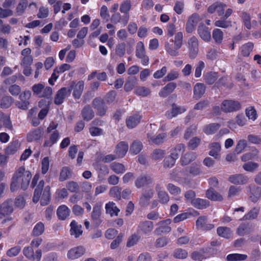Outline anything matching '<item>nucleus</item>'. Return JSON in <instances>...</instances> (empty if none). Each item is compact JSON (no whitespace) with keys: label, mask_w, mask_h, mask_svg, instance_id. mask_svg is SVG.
I'll return each instance as SVG.
<instances>
[{"label":"nucleus","mask_w":261,"mask_h":261,"mask_svg":"<svg viewBox=\"0 0 261 261\" xmlns=\"http://www.w3.org/2000/svg\"><path fill=\"white\" fill-rule=\"evenodd\" d=\"M106 211L107 214H109L111 216L113 215L118 216V213L120 211L119 209L115 206V203L113 202H109L106 204Z\"/></svg>","instance_id":"obj_39"},{"label":"nucleus","mask_w":261,"mask_h":261,"mask_svg":"<svg viewBox=\"0 0 261 261\" xmlns=\"http://www.w3.org/2000/svg\"><path fill=\"white\" fill-rule=\"evenodd\" d=\"M139 230L145 234L150 233L153 228V223L150 221H144L140 222L138 225Z\"/></svg>","instance_id":"obj_22"},{"label":"nucleus","mask_w":261,"mask_h":261,"mask_svg":"<svg viewBox=\"0 0 261 261\" xmlns=\"http://www.w3.org/2000/svg\"><path fill=\"white\" fill-rule=\"evenodd\" d=\"M143 145L142 143L138 140L134 141L130 147V151L135 154L139 153L142 150Z\"/></svg>","instance_id":"obj_52"},{"label":"nucleus","mask_w":261,"mask_h":261,"mask_svg":"<svg viewBox=\"0 0 261 261\" xmlns=\"http://www.w3.org/2000/svg\"><path fill=\"white\" fill-rule=\"evenodd\" d=\"M137 78L135 76H128L124 86V89L126 92L131 91L137 84Z\"/></svg>","instance_id":"obj_41"},{"label":"nucleus","mask_w":261,"mask_h":261,"mask_svg":"<svg viewBox=\"0 0 261 261\" xmlns=\"http://www.w3.org/2000/svg\"><path fill=\"white\" fill-rule=\"evenodd\" d=\"M167 189L169 193L174 195H177L181 193V189L179 187L169 183L167 186Z\"/></svg>","instance_id":"obj_64"},{"label":"nucleus","mask_w":261,"mask_h":261,"mask_svg":"<svg viewBox=\"0 0 261 261\" xmlns=\"http://www.w3.org/2000/svg\"><path fill=\"white\" fill-rule=\"evenodd\" d=\"M44 185V181L43 180H41L38 185L37 186V187L35 189L34 195L33 197V201L36 203H37L39 199L40 198V196L41 195V193L42 192L43 188Z\"/></svg>","instance_id":"obj_33"},{"label":"nucleus","mask_w":261,"mask_h":261,"mask_svg":"<svg viewBox=\"0 0 261 261\" xmlns=\"http://www.w3.org/2000/svg\"><path fill=\"white\" fill-rule=\"evenodd\" d=\"M140 120L141 116L139 115L130 116L126 120V125L129 128H133L140 123Z\"/></svg>","instance_id":"obj_31"},{"label":"nucleus","mask_w":261,"mask_h":261,"mask_svg":"<svg viewBox=\"0 0 261 261\" xmlns=\"http://www.w3.org/2000/svg\"><path fill=\"white\" fill-rule=\"evenodd\" d=\"M198 33L200 38L205 41H210L211 35L210 30L204 24L201 23L197 28Z\"/></svg>","instance_id":"obj_15"},{"label":"nucleus","mask_w":261,"mask_h":261,"mask_svg":"<svg viewBox=\"0 0 261 261\" xmlns=\"http://www.w3.org/2000/svg\"><path fill=\"white\" fill-rule=\"evenodd\" d=\"M218 78L217 73L209 72L205 76V81L208 85H212L215 83Z\"/></svg>","instance_id":"obj_61"},{"label":"nucleus","mask_w":261,"mask_h":261,"mask_svg":"<svg viewBox=\"0 0 261 261\" xmlns=\"http://www.w3.org/2000/svg\"><path fill=\"white\" fill-rule=\"evenodd\" d=\"M186 170L192 176H197L202 173L201 165L199 163H194L190 166L187 167Z\"/></svg>","instance_id":"obj_32"},{"label":"nucleus","mask_w":261,"mask_h":261,"mask_svg":"<svg viewBox=\"0 0 261 261\" xmlns=\"http://www.w3.org/2000/svg\"><path fill=\"white\" fill-rule=\"evenodd\" d=\"M68 95H70V89H68L66 87L62 88L58 91L55 95V103L57 105L62 104L65 98Z\"/></svg>","instance_id":"obj_13"},{"label":"nucleus","mask_w":261,"mask_h":261,"mask_svg":"<svg viewBox=\"0 0 261 261\" xmlns=\"http://www.w3.org/2000/svg\"><path fill=\"white\" fill-rule=\"evenodd\" d=\"M183 34L182 32H179L175 34L174 40H172V43L174 42L176 49H179L182 45Z\"/></svg>","instance_id":"obj_54"},{"label":"nucleus","mask_w":261,"mask_h":261,"mask_svg":"<svg viewBox=\"0 0 261 261\" xmlns=\"http://www.w3.org/2000/svg\"><path fill=\"white\" fill-rule=\"evenodd\" d=\"M185 111L186 109L185 108L177 106L175 103H173L172 108L166 112L165 116L168 119H172Z\"/></svg>","instance_id":"obj_17"},{"label":"nucleus","mask_w":261,"mask_h":261,"mask_svg":"<svg viewBox=\"0 0 261 261\" xmlns=\"http://www.w3.org/2000/svg\"><path fill=\"white\" fill-rule=\"evenodd\" d=\"M209 148L211 150L209 151L208 154L213 156L215 159L219 158V152L221 150L220 144L218 142H213L210 144Z\"/></svg>","instance_id":"obj_28"},{"label":"nucleus","mask_w":261,"mask_h":261,"mask_svg":"<svg viewBox=\"0 0 261 261\" xmlns=\"http://www.w3.org/2000/svg\"><path fill=\"white\" fill-rule=\"evenodd\" d=\"M70 210L65 205L60 206L57 211V214L60 220H64L69 216Z\"/></svg>","instance_id":"obj_34"},{"label":"nucleus","mask_w":261,"mask_h":261,"mask_svg":"<svg viewBox=\"0 0 261 261\" xmlns=\"http://www.w3.org/2000/svg\"><path fill=\"white\" fill-rule=\"evenodd\" d=\"M32 174L30 171L25 170L24 166L19 167L14 174L10 185V190L14 192L19 188L25 190L28 187Z\"/></svg>","instance_id":"obj_1"},{"label":"nucleus","mask_w":261,"mask_h":261,"mask_svg":"<svg viewBox=\"0 0 261 261\" xmlns=\"http://www.w3.org/2000/svg\"><path fill=\"white\" fill-rule=\"evenodd\" d=\"M215 25L217 27H220L222 28H228L232 26L231 21L227 19L221 17L219 20H218L215 22Z\"/></svg>","instance_id":"obj_49"},{"label":"nucleus","mask_w":261,"mask_h":261,"mask_svg":"<svg viewBox=\"0 0 261 261\" xmlns=\"http://www.w3.org/2000/svg\"><path fill=\"white\" fill-rule=\"evenodd\" d=\"M191 204L197 209L202 210L210 206V201L206 199L197 198L192 201Z\"/></svg>","instance_id":"obj_25"},{"label":"nucleus","mask_w":261,"mask_h":261,"mask_svg":"<svg viewBox=\"0 0 261 261\" xmlns=\"http://www.w3.org/2000/svg\"><path fill=\"white\" fill-rule=\"evenodd\" d=\"M213 249L210 247L201 248L198 251L193 252L191 254V258L194 260L202 261L214 255L212 253Z\"/></svg>","instance_id":"obj_3"},{"label":"nucleus","mask_w":261,"mask_h":261,"mask_svg":"<svg viewBox=\"0 0 261 261\" xmlns=\"http://www.w3.org/2000/svg\"><path fill=\"white\" fill-rule=\"evenodd\" d=\"M20 144L17 140H13L5 149V153L7 155L13 154L18 150Z\"/></svg>","instance_id":"obj_27"},{"label":"nucleus","mask_w":261,"mask_h":261,"mask_svg":"<svg viewBox=\"0 0 261 261\" xmlns=\"http://www.w3.org/2000/svg\"><path fill=\"white\" fill-rule=\"evenodd\" d=\"M31 92L29 90H25L19 96L20 101H17L15 102V106L22 110H27L28 109V106L30 105L29 100L31 97Z\"/></svg>","instance_id":"obj_6"},{"label":"nucleus","mask_w":261,"mask_h":261,"mask_svg":"<svg viewBox=\"0 0 261 261\" xmlns=\"http://www.w3.org/2000/svg\"><path fill=\"white\" fill-rule=\"evenodd\" d=\"M217 232L219 236L226 239H229L232 235L230 229L227 227H219Z\"/></svg>","instance_id":"obj_44"},{"label":"nucleus","mask_w":261,"mask_h":261,"mask_svg":"<svg viewBox=\"0 0 261 261\" xmlns=\"http://www.w3.org/2000/svg\"><path fill=\"white\" fill-rule=\"evenodd\" d=\"M248 180V176L242 174L231 175L229 177V181L234 185H245Z\"/></svg>","instance_id":"obj_16"},{"label":"nucleus","mask_w":261,"mask_h":261,"mask_svg":"<svg viewBox=\"0 0 261 261\" xmlns=\"http://www.w3.org/2000/svg\"><path fill=\"white\" fill-rule=\"evenodd\" d=\"M258 166V164L256 163L248 162L243 165V168L246 171L252 172L256 170Z\"/></svg>","instance_id":"obj_57"},{"label":"nucleus","mask_w":261,"mask_h":261,"mask_svg":"<svg viewBox=\"0 0 261 261\" xmlns=\"http://www.w3.org/2000/svg\"><path fill=\"white\" fill-rule=\"evenodd\" d=\"M189 57L191 59H194L198 53V42L196 37L193 36L188 41Z\"/></svg>","instance_id":"obj_11"},{"label":"nucleus","mask_w":261,"mask_h":261,"mask_svg":"<svg viewBox=\"0 0 261 261\" xmlns=\"http://www.w3.org/2000/svg\"><path fill=\"white\" fill-rule=\"evenodd\" d=\"M223 33L219 29H215L213 32L212 37L217 44H220L223 40Z\"/></svg>","instance_id":"obj_56"},{"label":"nucleus","mask_w":261,"mask_h":261,"mask_svg":"<svg viewBox=\"0 0 261 261\" xmlns=\"http://www.w3.org/2000/svg\"><path fill=\"white\" fill-rule=\"evenodd\" d=\"M185 150V146L184 144H178L174 148L171 149L170 155L177 160L179 157V155L183 153Z\"/></svg>","instance_id":"obj_42"},{"label":"nucleus","mask_w":261,"mask_h":261,"mask_svg":"<svg viewBox=\"0 0 261 261\" xmlns=\"http://www.w3.org/2000/svg\"><path fill=\"white\" fill-rule=\"evenodd\" d=\"M70 234L74 235L76 238H78L83 233L82 225H77L75 221L73 220L70 223Z\"/></svg>","instance_id":"obj_35"},{"label":"nucleus","mask_w":261,"mask_h":261,"mask_svg":"<svg viewBox=\"0 0 261 261\" xmlns=\"http://www.w3.org/2000/svg\"><path fill=\"white\" fill-rule=\"evenodd\" d=\"M200 20V17L198 14L194 13L190 16L186 23V30L187 33H192L195 29V27Z\"/></svg>","instance_id":"obj_12"},{"label":"nucleus","mask_w":261,"mask_h":261,"mask_svg":"<svg viewBox=\"0 0 261 261\" xmlns=\"http://www.w3.org/2000/svg\"><path fill=\"white\" fill-rule=\"evenodd\" d=\"M197 154L196 152H188L186 153L180 158V162L182 165H187L192 162L195 160L197 158Z\"/></svg>","instance_id":"obj_24"},{"label":"nucleus","mask_w":261,"mask_h":261,"mask_svg":"<svg viewBox=\"0 0 261 261\" xmlns=\"http://www.w3.org/2000/svg\"><path fill=\"white\" fill-rule=\"evenodd\" d=\"M44 231V226L42 222H39L36 224L32 231V235L39 236L43 233Z\"/></svg>","instance_id":"obj_59"},{"label":"nucleus","mask_w":261,"mask_h":261,"mask_svg":"<svg viewBox=\"0 0 261 261\" xmlns=\"http://www.w3.org/2000/svg\"><path fill=\"white\" fill-rule=\"evenodd\" d=\"M206 196L208 199L213 201H221L223 199L222 195L213 188L206 191Z\"/></svg>","instance_id":"obj_36"},{"label":"nucleus","mask_w":261,"mask_h":261,"mask_svg":"<svg viewBox=\"0 0 261 261\" xmlns=\"http://www.w3.org/2000/svg\"><path fill=\"white\" fill-rule=\"evenodd\" d=\"M254 45L252 42H248L241 47V53L245 57H248L253 48Z\"/></svg>","instance_id":"obj_53"},{"label":"nucleus","mask_w":261,"mask_h":261,"mask_svg":"<svg viewBox=\"0 0 261 261\" xmlns=\"http://www.w3.org/2000/svg\"><path fill=\"white\" fill-rule=\"evenodd\" d=\"M193 98L196 100L199 99L205 92V86L202 83H197L194 87Z\"/></svg>","instance_id":"obj_23"},{"label":"nucleus","mask_w":261,"mask_h":261,"mask_svg":"<svg viewBox=\"0 0 261 261\" xmlns=\"http://www.w3.org/2000/svg\"><path fill=\"white\" fill-rule=\"evenodd\" d=\"M128 149L127 143L124 141H121L117 145L114 152L118 159L122 158L125 155Z\"/></svg>","instance_id":"obj_18"},{"label":"nucleus","mask_w":261,"mask_h":261,"mask_svg":"<svg viewBox=\"0 0 261 261\" xmlns=\"http://www.w3.org/2000/svg\"><path fill=\"white\" fill-rule=\"evenodd\" d=\"M129 18V15H123L121 16L119 12H116L112 15L111 21L115 24H116L118 22H121L124 25H125L128 22Z\"/></svg>","instance_id":"obj_21"},{"label":"nucleus","mask_w":261,"mask_h":261,"mask_svg":"<svg viewBox=\"0 0 261 261\" xmlns=\"http://www.w3.org/2000/svg\"><path fill=\"white\" fill-rule=\"evenodd\" d=\"M14 101L13 98L10 96H4L1 100L0 107L2 109L9 108Z\"/></svg>","instance_id":"obj_48"},{"label":"nucleus","mask_w":261,"mask_h":261,"mask_svg":"<svg viewBox=\"0 0 261 261\" xmlns=\"http://www.w3.org/2000/svg\"><path fill=\"white\" fill-rule=\"evenodd\" d=\"M260 207L258 206L251 208L242 219L243 220H252L256 219L259 214Z\"/></svg>","instance_id":"obj_37"},{"label":"nucleus","mask_w":261,"mask_h":261,"mask_svg":"<svg viewBox=\"0 0 261 261\" xmlns=\"http://www.w3.org/2000/svg\"><path fill=\"white\" fill-rule=\"evenodd\" d=\"M13 212L12 201L7 200L0 204V218L11 215Z\"/></svg>","instance_id":"obj_10"},{"label":"nucleus","mask_w":261,"mask_h":261,"mask_svg":"<svg viewBox=\"0 0 261 261\" xmlns=\"http://www.w3.org/2000/svg\"><path fill=\"white\" fill-rule=\"evenodd\" d=\"M221 124L218 123H213L205 125L203 128V132L206 135L215 134L220 127Z\"/></svg>","instance_id":"obj_30"},{"label":"nucleus","mask_w":261,"mask_h":261,"mask_svg":"<svg viewBox=\"0 0 261 261\" xmlns=\"http://www.w3.org/2000/svg\"><path fill=\"white\" fill-rule=\"evenodd\" d=\"M33 94L39 97L51 96L53 93L52 88L50 87H45L43 84L38 83L35 84L32 87Z\"/></svg>","instance_id":"obj_2"},{"label":"nucleus","mask_w":261,"mask_h":261,"mask_svg":"<svg viewBox=\"0 0 261 261\" xmlns=\"http://www.w3.org/2000/svg\"><path fill=\"white\" fill-rule=\"evenodd\" d=\"M165 49L166 51L171 56L176 57L179 55V49H176L175 45L169 42L165 43Z\"/></svg>","instance_id":"obj_50"},{"label":"nucleus","mask_w":261,"mask_h":261,"mask_svg":"<svg viewBox=\"0 0 261 261\" xmlns=\"http://www.w3.org/2000/svg\"><path fill=\"white\" fill-rule=\"evenodd\" d=\"M85 251L83 246L75 247L68 251L67 256L71 259H75L82 256L85 253Z\"/></svg>","instance_id":"obj_14"},{"label":"nucleus","mask_w":261,"mask_h":261,"mask_svg":"<svg viewBox=\"0 0 261 261\" xmlns=\"http://www.w3.org/2000/svg\"><path fill=\"white\" fill-rule=\"evenodd\" d=\"M66 88H68V89H70V94L73 90V96L75 99H79L84 90V82L83 81H80L76 83L75 81H72Z\"/></svg>","instance_id":"obj_5"},{"label":"nucleus","mask_w":261,"mask_h":261,"mask_svg":"<svg viewBox=\"0 0 261 261\" xmlns=\"http://www.w3.org/2000/svg\"><path fill=\"white\" fill-rule=\"evenodd\" d=\"M160 226L155 228L154 233L156 236H160L162 234L167 233L171 231V228L167 225H163L162 224H159Z\"/></svg>","instance_id":"obj_45"},{"label":"nucleus","mask_w":261,"mask_h":261,"mask_svg":"<svg viewBox=\"0 0 261 261\" xmlns=\"http://www.w3.org/2000/svg\"><path fill=\"white\" fill-rule=\"evenodd\" d=\"M50 187L47 186L45 187L42 196L40 200L41 205L45 206L48 204L50 197Z\"/></svg>","instance_id":"obj_38"},{"label":"nucleus","mask_w":261,"mask_h":261,"mask_svg":"<svg viewBox=\"0 0 261 261\" xmlns=\"http://www.w3.org/2000/svg\"><path fill=\"white\" fill-rule=\"evenodd\" d=\"M241 17L243 20L246 28L249 30L251 29V24L250 22L251 18L250 15L245 12H243L241 13Z\"/></svg>","instance_id":"obj_60"},{"label":"nucleus","mask_w":261,"mask_h":261,"mask_svg":"<svg viewBox=\"0 0 261 261\" xmlns=\"http://www.w3.org/2000/svg\"><path fill=\"white\" fill-rule=\"evenodd\" d=\"M84 120L89 121L94 116V112L89 105H87L83 109L81 113Z\"/></svg>","instance_id":"obj_29"},{"label":"nucleus","mask_w":261,"mask_h":261,"mask_svg":"<svg viewBox=\"0 0 261 261\" xmlns=\"http://www.w3.org/2000/svg\"><path fill=\"white\" fill-rule=\"evenodd\" d=\"M132 3L130 0L124 1L120 5V11L124 15H129L128 12L131 9Z\"/></svg>","instance_id":"obj_51"},{"label":"nucleus","mask_w":261,"mask_h":261,"mask_svg":"<svg viewBox=\"0 0 261 261\" xmlns=\"http://www.w3.org/2000/svg\"><path fill=\"white\" fill-rule=\"evenodd\" d=\"M43 132V128L42 127H39L32 132L30 133L28 135V140L32 142L34 140H39L41 137Z\"/></svg>","instance_id":"obj_26"},{"label":"nucleus","mask_w":261,"mask_h":261,"mask_svg":"<svg viewBox=\"0 0 261 261\" xmlns=\"http://www.w3.org/2000/svg\"><path fill=\"white\" fill-rule=\"evenodd\" d=\"M71 170L68 167H64L62 168L59 176V180L63 181L71 176Z\"/></svg>","instance_id":"obj_43"},{"label":"nucleus","mask_w":261,"mask_h":261,"mask_svg":"<svg viewBox=\"0 0 261 261\" xmlns=\"http://www.w3.org/2000/svg\"><path fill=\"white\" fill-rule=\"evenodd\" d=\"M188 252L181 248H177L173 252V256L176 258L185 259L187 257Z\"/></svg>","instance_id":"obj_58"},{"label":"nucleus","mask_w":261,"mask_h":261,"mask_svg":"<svg viewBox=\"0 0 261 261\" xmlns=\"http://www.w3.org/2000/svg\"><path fill=\"white\" fill-rule=\"evenodd\" d=\"M249 199L256 203L261 198V187L251 184L246 187Z\"/></svg>","instance_id":"obj_4"},{"label":"nucleus","mask_w":261,"mask_h":261,"mask_svg":"<svg viewBox=\"0 0 261 261\" xmlns=\"http://www.w3.org/2000/svg\"><path fill=\"white\" fill-rule=\"evenodd\" d=\"M152 178L149 175H141L138 177L135 181V186L138 188H141L153 182Z\"/></svg>","instance_id":"obj_20"},{"label":"nucleus","mask_w":261,"mask_h":261,"mask_svg":"<svg viewBox=\"0 0 261 261\" xmlns=\"http://www.w3.org/2000/svg\"><path fill=\"white\" fill-rule=\"evenodd\" d=\"M241 108V104L238 101L225 100L221 104V109L225 113L237 111Z\"/></svg>","instance_id":"obj_9"},{"label":"nucleus","mask_w":261,"mask_h":261,"mask_svg":"<svg viewBox=\"0 0 261 261\" xmlns=\"http://www.w3.org/2000/svg\"><path fill=\"white\" fill-rule=\"evenodd\" d=\"M144 55H145V50L144 44L142 42H139L136 46V55L138 58H140Z\"/></svg>","instance_id":"obj_63"},{"label":"nucleus","mask_w":261,"mask_h":261,"mask_svg":"<svg viewBox=\"0 0 261 261\" xmlns=\"http://www.w3.org/2000/svg\"><path fill=\"white\" fill-rule=\"evenodd\" d=\"M28 4L27 0H20L16 8V13L18 15H22L28 6Z\"/></svg>","instance_id":"obj_62"},{"label":"nucleus","mask_w":261,"mask_h":261,"mask_svg":"<svg viewBox=\"0 0 261 261\" xmlns=\"http://www.w3.org/2000/svg\"><path fill=\"white\" fill-rule=\"evenodd\" d=\"M59 138V133L57 130H55L52 133L49 137V140H45L43 144L44 147H51L56 143Z\"/></svg>","instance_id":"obj_40"},{"label":"nucleus","mask_w":261,"mask_h":261,"mask_svg":"<svg viewBox=\"0 0 261 261\" xmlns=\"http://www.w3.org/2000/svg\"><path fill=\"white\" fill-rule=\"evenodd\" d=\"M166 135L165 133H162L158 135L155 137H153L151 134H147V138L155 144H160L164 142Z\"/></svg>","instance_id":"obj_47"},{"label":"nucleus","mask_w":261,"mask_h":261,"mask_svg":"<svg viewBox=\"0 0 261 261\" xmlns=\"http://www.w3.org/2000/svg\"><path fill=\"white\" fill-rule=\"evenodd\" d=\"M177 87V85L174 82H170L164 86L159 92V95L163 98L167 97L169 94L172 93Z\"/></svg>","instance_id":"obj_19"},{"label":"nucleus","mask_w":261,"mask_h":261,"mask_svg":"<svg viewBox=\"0 0 261 261\" xmlns=\"http://www.w3.org/2000/svg\"><path fill=\"white\" fill-rule=\"evenodd\" d=\"M92 107L96 110V114L100 116L105 115L107 107L106 106L105 101L100 97L95 98L92 102Z\"/></svg>","instance_id":"obj_7"},{"label":"nucleus","mask_w":261,"mask_h":261,"mask_svg":"<svg viewBox=\"0 0 261 261\" xmlns=\"http://www.w3.org/2000/svg\"><path fill=\"white\" fill-rule=\"evenodd\" d=\"M101 203L97 202L93 207L91 217L93 224L96 226H99L102 221L101 217Z\"/></svg>","instance_id":"obj_8"},{"label":"nucleus","mask_w":261,"mask_h":261,"mask_svg":"<svg viewBox=\"0 0 261 261\" xmlns=\"http://www.w3.org/2000/svg\"><path fill=\"white\" fill-rule=\"evenodd\" d=\"M111 168L117 174H122L125 171L124 166L122 164L119 163H113L111 165Z\"/></svg>","instance_id":"obj_55"},{"label":"nucleus","mask_w":261,"mask_h":261,"mask_svg":"<svg viewBox=\"0 0 261 261\" xmlns=\"http://www.w3.org/2000/svg\"><path fill=\"white\" fill-rule=\"evenodd\" d=\"M247 255L243 254L232 253L228 254L226 257L228 261H243L247 259Z\"/></svg>","instance_id":"obj_46"}]
</instances>
